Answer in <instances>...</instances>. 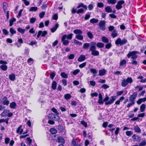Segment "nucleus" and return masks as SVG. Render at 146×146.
<instances>
[{
    "label": "nucleus",
    "instance_id": "nucleus-51",
    "mask_svg": "<svg viewBox=\"0 0 146 146\" xmlns=\"http://www.w3.org/2000/svg\"><path fill=\"white\" fill-rule=\"evenodd\" d=\"M87 35L88 37L91 39H92L93 37V34L90 32H88Z\"/></svg>",
    "mask_w": 146,
    "mask_h": 146
},
{
    "label": "nucleus",
    "instance_id": "nucleus-37",
    "mask_svg": "<svg viewBox=\"0 0 146 146\" xmlns=\"http://www.w3.org/2000/svg\"><path fill=\"white\" fill-rule=\"evenodd\" d=\"M102 40L103 42L105 43L109 42L108 39L105 36H102Z\"/></svg>",
    "mask_w": 146,
    "mask_h": 146
},
{
    "label": "nucleus",
    "instance_id": "nucleus-6",
    "mask_svg": "<svg viewBox=\"0 0 146 146\" xmlns=\"http://www.w3.org/2000/svg\"><path fill=\"white\" fill-rule=\"evenodd\" d=\"M137 96V92H133V94L131 95L129 97V101L135 102V100L136 99Z\"/></svg>",
    "mask_w": 146,
    "mask_h": 146
},
{
    "label": "nucleus",
    "instance_id": "nucleus-9",
    "mask_svg": "<svg viewBox=\"0 0 146 146\" xmlns=\"http://www.w3.org/2000/svg\"><path fill=\"white\" fill-rule=\"evenodd\" d=\"M132 138L134 141H139L141 139V137L139 136L136 135L135 134H134Z\"/></svg>",
    "mask_w": 146,
    "mask_h": 146
},
{
    "label": "nucleus",
    "instance_id": "nucleus-48",
    "mask_svg": "<svg viewBox=\"0 0 146 146\" xmlns=\"http://www.w3.org/2000/svg\"><path fill=\"white\" fill-rule=\"evenodd\" d=\"M73 41H74V42L76 44L78 45L79 46L82 45V42L77 40H76L75 39L73 40Z\"/></svg>",
    "mask_w": 146,
    "mask_h": 146
},
{
    "label": "nucleus",
    "instance_id": "nucleus-50",
    "mask_svg": "<svg viewBox=\"0 0 146 146\" xmlns=\"http://www.w3.org/2000/svg\"><path fill=\"white\" fill-rule=\"evenodd\" d=\"M146 145V141L145 139L143 140L139 144V146H143Z\"/></svg>",
    "mask_w": 146,
    "mask_h": 146
},
{
    "label": "nucleus",
    "instance_id": "nucleus-4",
    "mask_svg": "<svg viewBox=\"0 0 146 146\" xmlns=\"http://www.w3.org/2000/svg\"><path fill=\"white\" fill-rule=\"evenodd\" d=\"M117 98V97L115 96H111L110 98L109 101L106 102L105 104L106 105H110L113 104Z\"/></svg>",
    "mask_w": 146,
    "mask_h": 146
},
{
    "label": "nucleus",
    "instance_id": "nucleus-14",
    "mask_svg": "<svg viewBox=\"0 0 146 146\" xmlns=\"http://www.w3.org/2000/svg\"><path fill=\"white\" fill-rule=\"evenodd\" d=\"M59 25L58 23H56L54 27L51 29L50 31L52 33H54L56 31Z\"/></svg>",
    "mask_w": 146,
    "mask_h": 146
},
{
    "label": "nucleus",
    "instance_id": "nucleus-11",
    "mask_svg": "<svg viewBox=\"0 0 146 146\" xmlns=\"http://www.w3.org/2000/svg\"><path fill=\"white\" fill-rule=\"evenodd\" d=\"M49 117H50V119H53L54 120H56V118L57 119H58L59 118H58L57 117L56 115L54 114H51L49 115Z\"/></svg>",
    "mask_w": 146,
    "mask_h": 146
},
{
    "label": "nucleus",
    "instance_id": "nucleus-49",
    "mask_svg": "<svg viewBox=\"0 0 146 146\" xmlns=\"http://www.w3.org/2000/svg\"><path fill=\"white\" fill-rule=\"evenodd\" d=\"M64 97L66 100H68L71 98V96L70 94H67L64 95Z\"/></svg>",
    "mask_w": 146,
    "mask_h": 146
},
{
    "label": "nucleus",
    "instance_id": "nucleus-56",
    "mask_svg": "<svg viewBox=\"0 0 146 146\" xmlns=\"http://www.w3.org/2000/svg\"><path fill=\"white\" fill-rule=\"evenodd\" d=\"M126 80L128 84H131L133 82V80L131 77L127 78L126 79Z\"/></svg>",
    "mask_w": 146,
    "mask_h": 146
},
{
    "label": "nucleus",
    "instance_id": "nucleus-63",
    "mask_svg": "<svg viewBox=\"0 0 146 146\" xmlns=\"http://www.w3.org/2000/svg\"><path fill=\"white\" fill-rule=\"evenodd\" d=\"M101 88L104 89H106L109 87V86L106 84H104L102 85Z\"/></svg>",
    "mask_w": 146,
    "mask_h": 146
},
{
    "label": "nucleus",
    "instance_id": "nucleus-36",
    "mask_svg": "<svg viewBox=\"0 0 146 146\" xmlns=\"http://www.w3.org/2000/svg\"><path fill=\"white\" fill-rule=\"evenodd\" d=\"M3 11H4L5 13L6 11L7 10V8L8 5L7 3L4 2L3 3Z\"/></svg>",
    "mask_w": 146,
    "mask_h": 146
},
{
    "label": "nucleus",
    "instance_id": "nucleus-31",
    "mask_svg": "<svg viewBox=\"0 0 146 146\" xmlns=\"http://www.w3.org/2000/svg\"><path fill=\"white\" fill-rule=\"evenodd\" d=\"M134 130L136 132L140 133L141 132V130L138 126H135L134 128Z\"/></svg>",
    "mask_w": 146,
    "mask_h": 146
},
{
    "label": "nucleus",
    "instance_id": "nucleus-16",
    "mask_svg": "<svg viewBox=\"0 0 146 146\" xmlns=\"http://www.w3.org/2000/svg\"><path fill=\"white\" fill-rule=\"evenodd\" d=\"M22 127V125H20L17 129L16 130V132L17 133H20L21 134L23 132V129H21Z\"/></svg>",
    "mask_w": 146,
    "mask_h": 146
},
{
    "label": "nucleus",
    "instance_id": "nucleus-60",
    "mask_svg": "<svg viewBox=\"0 0 146 146\" xmlns=\"http://www.w3.org/2000/svg\"><path fill=\"white\" fill-rule=\"evenodd\" d=\"M127 42V40L125 38H123L122 40H121V45L124 44H125Z\"/></svg>",
    "mask_w": 146,
    "mask_h": 146
},
{
    "label": "nucleus",
    "instance_id": "nucleus-62",
    "mask_svg": "<svg viewBox=\"0 0 146 146\" xmlns=\"http://www.w3.org/2000/svg\"><path fill=\"white\" fill-rule=\"evenodd\" d=\"M55 73L54 72H53L50 74V78L51 79L53 80L54 78L55 75Z\"/></svg>",
    "mask_w": 146,
    "mask_h": 146
},
{
    "label": "nucleus",
    "instance_id": "nucleus-38",
    "mask_svg": "<svg viewBox=\"0 0 146 146\" xmlns=\"http://www.w3.org/2000/svg\"><path fill=\"white\" fill-rule=\"evenodd\" d=\"M17 31L22 34H24L25 32V30L22 29L20 27H19L17 29Z\"/></svg>",
    "mask_w": 146,
    "mask_h": 146
},
{
    "label": "nucleus",
    "instance_id": "nucleus-8",
    "mask_svg": "<svg viewBox=\"0 0 146 146\" xmlns=\"http://www.w3.org/2000/svg\"><path fill=\"white\" fill-rule=\"evenodd\" d=\"M66 36H62L61 38V41L63 42V44L64 45H68L69 43V41L67 39H66L65 38Z\"/></svg>",
    "mask_w": 146,
    "mask_h": 146
},
{
    "label": "nucleus",
    "instance_id": "nucleus-46",
    "mask_svg": "<svg viewBox=\"0 0 146 146\" xmlns=\"http://www.w3.org/2000/svg\"><path fill=\"white\" fill-rule=\"evenodd\" d=\"M121 40L120 38H118L116 40L115 42V44L117 45L120 44V45H121Z\"/></svg>",
    "mask_w": 146,
    "mask_h": 146
},
{
    "label": "nucleus",
    "instance_id": "nucleus-34",
    "mask_svg": "<svg viewBox=\"0 0 146 146\" xmlns=\"http://www.w3.org/2000/svg\"><path fill=\"white\" fill-rule=\"evenodd\" d=\"M76 38L80 40H82L83 39V37L81 34L78 35L76 36Z\"/></svg>",
    "mask_w": 146,
    "mask_h": 146
},
{
    "label": "nucleus",
    "instance_id": "nucleus-40",
    "mask_svg": "<svg viewBox=\"0 0 146 146\" xmlns=\"http://www.w3.org/2000/svg\"><path fill=\"white\" fill-rule=\"evenodd\" d=\"M52 110L56 115L57 117H58V118H60L59 116H58V115L59 114V113L57 111L56 109L53 108H52Z\"/></svg>",
    "mask_w": 146,
    "mask_h": 146
},
{
    "label": "nucleus",
    "instance_id": "nucleus-21",
    "mask_svg": "<svg viewBox=\"0 0 146 146\" xmlns=\"http://www.w3.org/2000/svg\"><path fill=\"white\" fill-rule=\"evenodd\" d=\"M146 107V105L144 104H142L140 106V110L141 112H142L144 111L145 108Z\"/></svg>",
    "mask_w": 146,
    "mask_h": 146
},
{
    "label": "nucleus",
    "instance_id": "nucleus-43",
    "mask_svg": "<svg viewBox=\"0 0 146 146\" xmlns=\"http://www.w3.org/2000/svg\"><path fill=\"white\" fill-rule=\"evenodd\" d=\"M0 68L4 71H6L7 69V66L5 65H2L0 66Z\"/></svg>",
    "mask_w": 146,
    "mask_h": 146
},
{
    "label": "nucleus",
    "instance_id": "nucleus-45",
    "mask_svg": "<svg viewBox=\"0 0 146 146\" xmlns=\"http://www.w3.org/2000/svg\"><path fill=\"white\" fill-rule=\"evenodd\" d=\"M50 132L52 134H55L57 133V130L55 128H52L50 129Z\"/></svg>",
    "mask_w": 146,
    "mask_h": 146
},
{
    "label": "nucleus",
    "instance_id": "nucleus-35",
    "mask_svg": "<svg viewBox=\"0 0 146 146\" xmlns=\"http://www.w3.org/2000/svg\"><path fill=\"white\" fill-rule=\"evenodd\" d=\"M90 72L94 74L93 76L94 77H95L96 75L95 74L97 73V71L95 69L91 68L90 70Z\"/></svg>",
    "mask_w": 146,
    "mask_h": 146
},
{
    "label": "nucleus",
    "instance_id": "nucleus-29",
    "mask_svg": "<svg viewBox=\"0 0 146 146\" xmlns=\"http://www.w3.org/2000/svg\"><path fill=\"white\" fill-rule=\"evenodd\" d=\"M111 36L113 38H115L117 36V33L116 30H114L111 34Z\"/></svg>",
    "mask_w": 146,
    "mask_h": 146
},
{
    "label": "nucleus",
    "instance_id": "nucleus-17",
    "mask_svg": "<svg viewBox=\"0 0 146 146\" xmlns=\"http://www.w3.org/2000/svg\"><path fill=\"white\" fill-rule=\"evenodd\" d=\"M73 34L72 33H70L68 35H67L66 34H64V35L63 36H65V38H67L68 40H71L73 37Z\"/></svg>",
    "mask_w": 146,
    "mask_h": 146
},
{
    "label": "nucleus",
    "instance_id": "nucleus-54",
    "mask_svg": "<svg viewBox=\"0 0 146 146\" xmlns=\"http://www.w3.org/2000/svg\"><path fill=\"white\" fill-rule=\"evenodd\" d=\"M60 75L63 78H68L67 74L64 72H62L61 73Z\"/></svg>",
    "mask_w": 146,
    "mask_h": 146
},
{
    "label": "nucleus",
    "instance_id": "nucleus-41",
    "mask_svg": "<svg viewBox=\"0 0 146 146\" xmlns=\"http://www.w3.org/2000/svg\"><path fill=\"white\" fill-rule=\"evenodd\" d=\"M108 2L110 4L114 5L116 3V0H107Z\"/></svg>",
    "mask_w": 146,
    "mask_h": 146
},
{
    "label": "nucleus",
    "instance_id": "nucleus-22",
    "mask_svg": "<svg viewBox=\"0 0 146 146\" xmlns=\"http://www.w3.org/2000/svg\"><path fill=\"white\" fill-rule=\"evenodd\" d=\"M105 11L108 13H111L112 12V9L110 6L106 7L105 8Z\"/></svg>",
    "mask_w": 146,
    "mask_h": 146
},
{
    "label": "nucleus",
    "instance_id": "nucleus-18",
    "mask_svg": "<svg viewBox=\"0 0 146 146\" xmlns=\"http://www.w3.org/2000/svg\"><path fill=\"white\" fill-rule=\"evenodd\" d=\"M57 84L55 81H53L52 84L51 88L54 90L56 89V88Z\"/></svg>",
    "mask_w": 146,
    "mask_h": 146
},
{
    "label": "nucleus",
    "instance_id": "nucleus-19",
    "mask_svg": "<svg viewBox=\"0 0 146 146\" xmlns=\"http://www.w3.org/2000/svg\"><path fill=\"white\" fill-rule=\"evenodd\" d=\"M74 33L77 35L82 34V31L80 29H75L73 31Z\"/></svg>",
    "mask_w": 146,
    "mask_h": 146
},
{
    "label": "nucleus",
    "instance_id": "nucleus-32",
    "mask_svg": "<svg viewBox=\"0 0 146 146\" xmlns=\"http://www.w3.org/2000/svg\"><path fill=\"white\" fill-rule=\"evenodd\" d=\"M90 46V43H84L83 46V48L85 49H87Z\"/></svg>",
    "mask_w": 146,
    "mask_h": 146
},
{
    "label": "nucleus",
    "instance_id": "nucleus-30",
    "mask_svg": "<svg viewBox=\"0 0 146 146\" xmlns=\"http://www.w3.org/2000/svg\"><path fill=\"white\" fill-rule=\"evenodd\" d=\"M128 84V83L126 80L124 79L122 80V82L121 83V85L123 87H125Z\"/></svg>",
    "mask_w": 146,
    "mask_h": 146
},
{
    "label": "nucleus",
    "instance_id": "nucleus-27",
    "mask_svg": "<svg viewBox=\"0 0 146 146\" xmlns=\"http://www.w3.org/2000/svg\"><path fill=\"white\" fill-rule=\"evenodd\" d=\"M57 141L59 143H63L64 142L63 138L62 137H59L58 138Z\"/></svg>",
    "mask_w": 146,
    "mask_h": 146
},
{
    "label": "nucleus",
    "instance_id": "nucleus-55",
    "mask_svg": "<svg viewBox=\"0 0 146 146\" xmlns=\"http://www.w3.org/2000/svg\"><path fill=\"white\" fill-rule=\"evenodd\" d=\"M136 59H132L131 62L130 64L132 65L136 66L137 64V62L135 60Z\"/></svg>",
    "mask_w": 146,
    "mask_h": 146
},
{
    "label": "nucleus",
    "instance_id": "nucleus-52",
    "mask_svg": "<svg viewBox=\"0 0 146 146\" xmlns=\"http://www.w3.org/2000/svg\"><path fill=\"white\" fill-rule=\"evenodd\" d=\"M27 140L29 146H31V144L32 140L30 139L29 137H28L27 138Z\"/></svg>",
    "mask_w": 146,
    "mask_h": 146
},
{
    "label": "nucleus",
    "instance_id": "nucleus-47",
    "mask_svg": "<svg viewBox=\"0 0 146 146\" xmlns=\"http://www.w3.org/2000/svg\"><path fill=\"white\" fill-rule=\"evenodd\" d=\"M38 9V8L36 7H31L29 10V11H37Z\"/></svg>",
    "mask_w": 146,
    "mask_h": 146
},
{
    "label": "nucleus",
    "instance_id": "nucleus-33",
    "mask_svg": "<svg viewBox=\"0 0 146 146\" xmlns=\"http://www.w3.org/2000/svg\"><path fill=\"white\" fill-rule=\"evenodd\" d=\"M127 62L126 60L125 59H123L120 61L119 64L120 66H123L124 65H126Z\"/></svg>",
    "mask_w": 146,
    "mask_h": 146
},
{
    "label": "nucleus",
    "instance_id": "nucleus-44",
    "mask_svg": "<svg viewBox=\"0 0 146 146\" xmlns=\"http://www.w3.org/2000/svg\"><path fill=\"white\" fill-rule=\"evenodd\" d=\"M98 48H103L104 46V44L102 43L99 42L96 44Z\"/></svg>",
    "mask_w": 146,
    "mask_h": 146
},
{
    "label": "nucleus",
    "instance_id": "nucleus-24",
    "mask_svg": "<svg viewBox=\"0 0 146 146\" xmlns=\"http://www.w3.org/2000/svg\"><path fill=\"white\" fill-rule=\"evenodd\" d=\"M16 21V19L14 18H11L9 21V26H12L13 24V23Z\"/></svg>",
    "mask_w": 146,
    "mask_h": 146
},
{
    "label": "nucleus",
    "instance_id": "nucleus-39",
    "mask_svg": "<svg viewBox=\"0 0 146 146\" xmlns=\"http://www.w3.org/2000/svg\"><path fill=\"white\" fill-rule=\"evenodd\" d=\"M99 21V20L97 19L93 18L90 20V22L92 23H97Z\"/></svg>",
    "mask_w": 146,
    "mask_h": 146
},
{
    "label": "nucleus",
    "instance_id": "nucleus-53",
    "mask_svg": "<svg viewBox=\"0 0 146 146\" xmlns=\"http://www.w3.org/2000/svg\"><path fill=\"white\" fill-rule=\"evenodd\" d=\"M133 134V132L131 131H127L125 132L126 135L128 136H130Z\"/></svg>",
    "mask_w": 146,
    "mask_h": 146
},
{
    "label": "nucleus",
    "instance_id": "nucleus-2",
    "mask_svg": "<svg viewBox=\"0 0 146 146\" xmlns=\"http://www.w3.org/2000/svg\"><path fill=\"white\" fill-rule=\"evenodd\" d=\"M139 53V51H136L130 52L127 54V56L128 58H129L131 57L132 59H136L138 57L137 54Z\"/></svg>",
    "mask_w": 146,
    "mask_h": 146
},
{
    "label": "nucleus",
    "instance_id": "nucleus-28",
    "mask_svg": "<svg viewBox=\"0 0 146 146\" xmlns=\"http://www.w3.org/2000/svg\"><path fill=\"white\" fill-rule=\"evenodd\" d=\"M9 78L11 80L14 81L15 80V74H11L9 75Z\"/></svg>",
    "mask_w": 146,
    "mask_h": 146
},
{
    "label": "nucleus",
    "instance_id": "nucleus-13",
    "mask_svg": "<svg viewBox=\"0 0 146 146\" xmlns=\"http://www.w3.org/2000/svg\"><path fill=\"white\" fill-rule=\"evenodd\" d=\"M3 104L4 105H8L9 104V101L7 100V98L5 96L3 98Z\"/></svg>",
    "mask_w": 146,
    "mask_h": 146
},
{
    "label": "nucleus",
    "instance_id": "nucleus-57",
    "mask_svg": "<svg viewBox=\"0 0 146 146\" xmlns=\"http://www.w3.org/2000/svg\"><path fill=\"white\" fill-rule=\"evenodd\" d=\"M9 31L11 33L12 35L15 34L16 33V31L12 27L10 28Z\"/></svg>",
    "mask_w": 146,
    "mask_h": 146
},
{
    "label": "nucleus",
    "instance_id": "nucleus-61",
    "mask_svg": "<svg viewBox=\"0 0 146 146\" xmlns=\"http://www.w3.org/2000/svg\"><path fill=\"white\" fill-rule=\"evenodd\" d=\"M80 72V70L78 69H76L74 70L72 73V74L73 75H76L77 74H78L79 72Z\"/></svg>",
    "mask_w": 146,
    "mask_h": 146
},
{
    "label": "nucleus",
    "instance_id": "nucleus-59",
    "mask_svg": "<svg viewBox=\"0 0 146 146\" xmlns=\"http://www.w3.org/2000/svg\"><path fill=\"white\" fill-rule=\"evenodd\" d=\"M36 20V19L35 17H32L30 19V23L33 24L34 23Z\"/></svg>",
    "mask_w": 146,
    "mask_h": 146
},
{
    "label": "nucleus",
    "instance_id": "nucleus-10",
    "mask_svg": "<svg viewBox=\"0 0 146 146\" xmlns=\"http://www.w3.org/2000/svg\"><path fill=\"white\" fill-rule=\"evenodd\" d=\"M71 146H81V144H78L77 140L76 139H73L72 140Z\"/></svg>",
    "mask_w": 146,
    "mask_h": 146
},
{
    "label": "nucleus",
    "instance_id": "nucleus-58",
    "mask_svg": "<svg viewBox=\"0 0 146 146\" xmlns=\"http://www.w3.org/2000/svg\"><path fill=\"white\" fill-rule=\"evenodd\" d=\"M97 7L99 8H102L104 6V4L102 2L98 3L97 4Z\"/></svg>",
    "mask_w": 146,
    "mask_h": 146
},
{
    "label": "nucleus",
    "instance_id": "nucleus-20",
    "mask_svg": "<svg viewBox=\"0 0 146 146\" xmlns=\"http://www.w3.org/2000/svg\"><path fill=\"white\" fill-rule=\"evenodd\" d=\"M85 59V56L83 55H82L78 58V61L81 62L84 61Z\"/></svg>",
    "mask_w": 146,
    "mask_h": 146
},
{
    "label": "nucleus",
    "instance_id": "nucleus-25",
    "mask_svg": "<svg viewBox=\"0 0 146 146\" xmlns=\"http://www.w3.org/2000/svg\"><path fill=\"white\" fill-rule=\"evenodd\" d=\"M124 99V98L123 96H121V97L118 100L116 101L115 102V104L116 105H119L121 101H122Z\"/></svg>",
    "mask_w": 146,
    "mask_h": 146
},
{
    "label": "nucleus",
    "instance_id": "nucleus-7",
    "mask_svg": "<svg viewBox=\"0 0 146 146\" xmlns=\"http://www.w3.org/2000/svg\"><path fill=\"white\" fill-rule=\"evenodd\" d=\"M47 33V32L46 31H44L42 32L41 31H38L37 35V38H38L40 36H41L42 37L44 36Z\"/></svg>",
    "mask_w": 146,
    "mask_h": 146
},
{
    "label": "nucleus",
    "instance_id": "nucleus-26",
    "mask_svg": "<svg viewBox=\"0 0 146 146\" xmlns=\"http://www.w3.org/2000/svg\"><path fill=\"white\" fill-rule=\"evenodd\" d=\"M9 110H5L1 114V115L2 117L6 116L8 113V112H9Z\"/></svg>",
    "mask_w": 146,
    "mask_h": 146
},
{
    "label": "nucleus",
    "instance_id": "nucleus-5",
    "mask_svg": "<svg viewBox=\"0 0 146 146\" xmlns=\"http://www.w3.org/2000/svg\"><path fill=\"white\" fill-rule=\"evenodd\" d=\"M125 2L123 0L119 1H118L117 4L115 5L116 8L117 10H119L122 7V5Z\"/></svg>",
    "mask_w": 146,
    "mask_h": 146
},
{
    "label": "nucleus",
    "instance_id": "nucleus-23",
    "mask_svg": "<svg viewBox=\"0 0 146 146\" xmlns=\"http://www.w3.org/2000/svg\"><path fill=\"white\" fill-rule=\"evenodd\" d=\"M81 7H82L84 9H85L86 10H87V6L86 5H84L83 3H81L80 4H79L77 7V8H79Z\"/></svg>",
    "mask_w": 146,
    "mask_h": 146
},
{
    "label": "nucleus",
    "instance_id": "nucleus-42",
    "mask_svg": "<svg viewBox=\"0 0 146 146\" xmlns=\"http://www.w3.org/2000/svg\"><path fill=\"white\" fill-rule=\"evenodd\" d=\"M16 106V104L15 102H12L10 103V107L12 109H15Z\"/></svg>",
    "mask_w": 146,
    "mask_h": 146
},
{
    "label": "nucleus",
    "instance_id": "nucleus-64",
    "mask_svg": "<svg viewBox=\"0 0 146 146\" xmlns=\"http://www.w3.org/2000/svg\"><path fill=\"white\" fill-rule=\"evenodd\" d=\"M131 102L129 103L127 106V107L128 108H129L131 106L133 105L135 103V102Z\"/></svg>",
    "mask_w": 146,
    "mask_h": 146
},
{
    "label": "nucleus",
    "instance_id": "nucleus-1",
    "mask_svg": "<svg viewBox=\"0 0 146 146\" xmlns=\"http://www.w3.org/2000/svg\"><path fill=\"white\" fill-rule=\"evenodd\" d=\"M96 43L94 42H90V47L89 50L91 52V54L94 56H98L99 54V52L96 50Z\"/></svg>",
    "mask_w": 146,
    "mask_h": 146
},
{
    "label": "nucleus",
    "instance_id": "nucleus-15",
    "mask_svg": "<svg viewBox=\"0 0 146 146\" xmlns=\"http://www.w3.org/2000/svg\"><path fill=\"white\" fill-rule=\"evenodd\" d=\"M106 70L104 69L100 70L99 71V75L100 76H103L106 73Z\"/></svg>",
    "mask_w": 146,
    "mask_h": 146
},
{
    "label": "nucleus",
    "instance_id": "nucleus-3",
    "mask_svg": "<svg viewBox=\"0 0 146 146\" xmlns=\"http://www.w3.org/2000/svg\"><path fill=\"white\" fill-rule=\"evenodd\" d=\"M106 22L104 20L100 21L98 24L99 29L101 30L104 31L106 29Z\"/></svg>",
    "mask_w": 146,
    "mask_h": 146
},
{
    "label": "nucleus",
    "instance_id": "nucleus-12",
    "mask_svg": "<svg viewBox=\"0 0 146 146\" xmlns=\"http://www.w3.org/2000/svg\"><path fill=\"white\" fill-rule=\"evenodd\" d=\"M146 101V98H144L139 99L137 102V104L138 105L140 104L142 102Z\"/></svg>",
    "mask_w": 146,
    "mask_h": 146
}]
</instances>
